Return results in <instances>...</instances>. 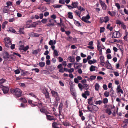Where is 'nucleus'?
<instances>
[{
    "label": "nucleus",
    "instance_id": "obj_7",
    "mask_svg": "<svg viewBox=\"0 0 128 128\" xmlns=\"http://www.w3.org/2000/svg\"><path fill=\"white\" fill-rule=\"evenodd\" d=\"M38 24V23L37 22H33L32 24H30L28 27V28H34Z\"/></svg>",
    "mask_w": 128,
    "mask_h": 128
},
{
    "label": "nucleus",
    "instance_id": "obj_9",
    "mask_svg": "<svg viewBox=\"0 0 128 128\" xmlns=\"http://www.w3.org/2000/svg\"><path fill=\"white\" fill-rule=\"evenodd\" d=\"M46 118L48 120H54V117L53 116L48 115L47 114H46Z\"/></svg>",
    "mask_w": 128,
    "mask_h": 128
},
{
    "label": "nucleus",
    "instance_id": "obj_18",
    "mask_svg": "<svg viewBox=\"0 0 128 128\" xmlns=\"http://www.w3.org/2000/svg\"><path fill=\"white\" fill-rule=\"evenodd\" d=\"M41 90L42 92L44 94L48 92L47 89L45 87L42 88Z\"/></svg>",
    "mask_w": 128,
    "mask_h": 128
},
{
    "label": "nucleus",
    "instance_id": "obj_16",
    "mask_svg": "<svg viewBox=\"0 0 128 128\" xmlns=\"http://www.w3.org/2000/svg\"><path fill=\"white\" fill-rule=\"evenodd\" d=\"M100 62L101 65H102L104 62V59L103 56H101L100 58Z\"/></svg>",
    "mask_w": 128,
    "mask_h": 128
},
{
    "label": "nucleus",
    "instance_id": "obj_26",
    "mask_svg": "<svg viewBox=\"0 0 128 128\" xmlns=\"http://www.w3.org/2000/svg\"><path fill=\"white\" fill-rule=\"evenodd\" d=\"M40 66L41 67H43L44 66L45 64L44 62H41L39 63Z\"/></svg>",
    "mask_w": 128,
    "mask_h": 128
},
{
    "label": "nucleus",
    "instance_id": "obj_63",
    "mask_svg": "<svg viewBox=\"0 0 128 128\" xmlns=\"http://www.w3.org/2000/svg\"><path fill=\"white\" fill-rule=\"evenodd\" d=\"M29 48L28 46H26L25 47H24L23 51L25 52Z\"/></svg>",
    "mask_w": 128,
    "mask_h": 128
},
{
    "label": "nucleus",
    "instance_id": "obj_34",
    "mask_svg": "<svg viewBox=\"0 0 128 128\" xmlns=\"http://www.w3.org/2000/svg\"><path fill=\"white\" fill-rule=\"evenodd\" d=\"M39 35V34H38L34 32H32L31 34L32 36L33 37H38Z\"/></svg>",
    "mask_w": 128,
    "mask_h": 128
},
{
    "label": "nucleus",
    "instance_id": "obj_44",
    "mask_svg": "<svg viewBox=\"0 0 128 128\" xmlns=\"http://www.w3.org/2000/svg\"><path fill=\"white\" fill-rule=\"evenodd\" d=\"M102 101L101 100H99L98 101H96L95 102V104H99L100 105L102 104Z\"/></svg>",
    "mask_w": 128,
    "mask_h": 128
},
{
    "label": "nucleus",
    "instance_id": "obj_8",
    "mask_svg": "<svg viewBox=\"0 0 128 128\" xmlns=\"http://www.w3.org/2000/svg\"><path fill=\"white\" fill-rule=\"evenodd\" d=\"M4 40L6 42L9 44H12L10 40V39L8 37H6L4 39Z\"/></svg>",
    "mask_w": 128,
    "mask_h": 128
},
{
    "label": "nucleus",
    "instance_id": "obj_24",
    "mask_svg": "<svg viewBox=\"0 0 128 128\" xmlns=\"http://www.w3.org/2000/svg\"><path fill=\"white\" fill-rule=\"evenodd\" d=\"M9 31L10 32H13L15 34H17V32L13 28H10V29L9 30Z\"/></svg>",
    "mask_w": 128,
    "mask_h": 128
},
{
    "label": "nucleus",
    "instance_id": "obj_54",
    "mask_svg": "<svg viewBox=\"0 0 128 128\" xmlns=\"http://www.w3.org/2000/svg\"><path fill=\"white\" fill-rule=\"evenodd\" d=\"M19 32L20 34H24V32L23 30V29L22 28H20Z\"/></svg>",
    "mask_w": 128,
    "mask_h": 128
},
{
    "label": "nucleus",
    "instance_id": "obj_28",
    "mask_svg": "<svg viewBox=\"0 0 128 128\" xmlns=\"http://www.w3.org/2000/svg\"><path fill=\"white\" fill-rule=\"evenodd\" d=\"M68 17L69 18L72 19L73 18V16L72 14V13L71 12H68Z\"/></svg>",
    "mask_w": 128,
    "mask_h": 128
},
{
    "label": "nucleus",
    "instance_id": "obj_11",
    "mask_svg": "<svg viewBox=\"0 0 128 128\" xmlns=\"http://www.w3.org/2000/svg\"><path fill=\"white\" fill-rule=\"evenodd\" d=\"M68 60L71 62H74L75 61V59L72 56H70L68 58Z\"/></svg>",
    "mask_w": 128,
    "mask_h": 128
},
{
    "label": "nucleus",
    "instance_id": "obj_56",
    "mask_svg": "<svg viewBox=\"0 0 128 128\" xmlns=\"http://www.w3.org/2000/svg\"><path fill=\"white\" fill-rule=\"evenodd\" d=\"M46 26H54V23H50L47 24Z\"/></svg>",
    "mask_w": 128,
    "mask_h": 128
},
{
    "label": "nucleus",
    "instance_id": "obj_57",
    "mask_svg": "<svg viewBox=\"0 0 128 128\" xmlns=\"http://www.w3.org/2000/svg\"><path fill=\"white\" fill-rule=\"evenodd\" d=\"M20 100L22 101L23 102L26 103L27 102V101L24 98H22L20 99Z\"/></svg>",
    "mask_w": 128,
    "mask_h": 128
},
{
    "label": "nucleus",
    "instance_id": "obj_40",
    "mask_svg": "<svg viewBox=\"0 0 128 128\" xmlns=\"http://www.w3.org/2000/svg\"><path fill=\"white\" fill-rule=\"evenodd\" d=\"M24 46L23 45H22L20 46L19 48V50L20 51L23 52L24 50Z\"/></svg>",
    "mask_w": 128,
    "mask_h": 128
},
{
    "label": "nucleus",
    "instance_id": "obj_45",
    "mask_svg": "<svg viewBox=\"0 0 128 128\" xmlns=\"http://www.w3.org/2000/svg\"><path fill=\"white\" fill-rule=\"evenodd\" d=\"M104 95L105 97H108L110 95L109 92L107 91H106L104 92Z\"/></svg>",
    "mask_w": 128,
    "mask_h": 128
},
{
    "label": "nucleus",
    "instance_id": "obj_64",
    "mask_svg": "<svg viewBox=\"0 0 128 128\" xmlns=\"http://www.w3.org/2000/svg\"><path fill=\"white\" fill-rule=\"evenodd\" d=\"M55 98H56L55 100L56 101L58 102L60 100L59 97V95H58V96H56Z\"/></svg>",
    "mask_w": 128,
    "mask_h": 128
},
{
    "label": "nucleus",
    "instance_id": "obj_22",
    "mask_svg": "<svg viewBox=\"0 0 128 128\" xmlns=\"http://www.w3.org/2000/svg\"><path fill=\"white\" fill-rule=\"evenodd\" d=\"M30 74V73L26 71H23L22 72V75L24 76L26 75H28Z\"/></svg>",
    "mask_w": 128,
    "mask_h": 128
},
{
    "label": "nucleus",
    "instance_id": "obj_46",
    "mask_svg": "<svg viewBox=\"0 0 128 128\" xmlns=\"http://www.w3.org/2000/svg\"><path fill=\"white\" fill-rule=\"evenodd\" d=\"M53 54L54 56H58V52L56 50H54Z\"/></svg>",
    "mask_w": 128,
    "mask_h": 128
},
{
    "label": "nucleus",
    "instance_id": "obj_15",
    "mask_svg": "<svg viewBox=\"0 0 128 128\" xmlns=\"http://www.w3.org/2000/svg\"><path fill=\"white\" fill-rule=\"evenodd\" d=\"M51 93L52 94V96L54 97L58 96V95L57 92L54 90H52L51 92Z\"/></svg>",
    "mask_w": 128,
    "mask_h": 128
},
{
    "label": "nucleus",
    "instance_id": "obj_25",
    "mask_svg": "<svg viewBox=\"0 0 128 128\" xmlns=\"http://www.w3.org/2000/svg\"><path fill=\"white\" fill-rule=\"evenodd\" d=\"M10 56H9L8 54L6 53V56L4 57V60H8Z\"/></svg>",
    "mask_w": 128,
    "mask_h": 128
},
{
    "label": "nucleus",
    "instance_id": "obj_21",
    "mask_svg": "<svg viewBox=\"0 0 128 128\" xmlns=\"http://www.w3.org/2000/svg\"><path fill=\"white\" fill-rule=\"evenodd\" d=\"M83 87L86 90H87L89 88V86L86 84H84L83 86Z\"/></svg>",
    "mask_w": 128,
    "mask_h": 128
},
{
    "label": "nucleus",
    "instance_id": "obj_53",
    "mask_svg": "<svg viewBox=\"0 0 128 128\" xmlns=\"http://www.w3.org/2000/svg\"><path fill=\"white\" fill-rule=\"evenodd\" d=\"M92 98H93L90 97V98H89L88 99V104H89L90 105H92V104H90L92 100Z\"/></svg>",
    "mask_w": 128,
    "mask_h": 128
},
{
    "label": "nucleus",
    "instance_id": "obj_6",
    "mask_svg": "<svg viewBox=\"0 0 128 128\" xmlns=\"http://www.w3.org/2000/svg\"><path fill=\"white\" fill-rule=\"evenodd\" d=\"M106 67L108 69L110 70L112 69V67L108 60H107L106 62Z\"/></svg>",
    "mask_w": 128,
    "mask_h": 128
},
{
    "label": "nucleus",
    "instance_id": "obj_20",
    "mask_svg": "<svg viewBox=\"0 0 128 128\" xmlns=\"http://www.w3.org/2000/svg\"><path fill=\"white\" fill-rule=\"evenodd\" d=\"M100 86L98 83H96L95 85V90L96 91H98L100 88Z\"/></svg>",
    "mask_w": 128,
    "mask_h": 128
},
{
    "label": "nucleus",
    "instance_id": "obj_49",
    "mask_svg": "<svg viewBox=\"0 0 128 128\" xmlns=\"http://www.w3.org/2000/svg\"><path fill=\"white\" fill-rule=\"evenodd\" d=\"M80 64L79 63H74V65L75 67L77 69L80 66Z\"/></svg>",
    "mask_w": 128,
    "mask_h": 128
},
{
    "label": "nucleus",
    "instance_id": "obj_33",
    "mask_svg": "<svg viewBox=\"0 0 128 128\" xmlns=\"http://www.w3.org/2000/svg\"><path fill=\"white\" fill-rule=\"evenodd\" d=\"M82 21H84L87 23L89 24L90 23V22L88 20H85L84 18H82Z\"/></svg>",
    "mask_w": 128,
    "mask_h": 128
},
{
    "label": "nucleus",
    "instance_id": "obj_59",
    "mask_svg": "<svg viewBox=\"0 0 128 128\" xmlns=\"http://www.w3.org/2000/svg\"><path fill=\"white\" fill-rule=\"evenodd\" d=\"M70 90H71V89H70ZM71 94L72 95L74 96H75L76 95V92L74 90H72V91H71Z\"/></svg>",
    "mask_w": 128,
    "mask_h": 128
},
{
    "label": "nucleus",
    "instance_id": "obj_30",
    "mask_svg": "<svg viewBox=\"0 0 128 128\" xmlns=\"http://www.w3.org/2000/svg\"><path fill=\"white\" fill-rule=\"evenodd\" d=\"M77 8L78 10H80V12L84 11L85 10V9L84 8H82L81 6H78Z\"/></svg>",
    "mask_w": 128,
    "mask_h": 128
},
{
    "label": "nucleus",
    "instance_id": "obj_3",
    "mask_svg": "<svg viewBox=\"0 0 128 128\" xmlns=\"http://www.w3.org/2000/svg\"><path fill=\"white\" fill-rule=\"evenodd\" d=\"M9 88L8 86H3V88H2V90L3 91L4 93L6 94L8 91Z\"/></svg>",
    "mask_w": 128,
    "mask_h": 128
},
{
    "label": "nucleus",
    "instance_id": "obj_13",
    "mask_svg": "<svg viewBox=\"0 0 128 128\" xmlns=\"http://www.w3.org/2000/svg\"><path fill=\"white\" fill-rule=\"evenodd\" d=\"M62 124L66 126H70V123L67 121L63 122L62 123Z\"/></svg>",
    "mask_w": 128,
    "mask_h": 128
},
{
    "label": "nucleus",
    "instance_id": "obj_62",
    "mask_svg": "<svg viewBox=\"0 0 128 128\" xmlns=\"http://www.w3.org/2000/svg\"><path fill=\"white\" fill-rule=\"evenodd\" d=\"M87 108L88 110L89 111L91 112H92V108H91L90 107L88 106H87Z\"/></svg>",
    "mask_w": 128,
    "mask_h": 128
},
{
    "label": "nucleus",
    "instance_id": "obj_17",
    "mask_svg": "<svg viewBox=\"0 0 128 128\" xmlns=\"http://www.w3.org/2000/svg\"><path fill=\"white\" fill-rule=\"evenodd\" d=\"M98 109V108L96 106L94 105L92 107V112L93 111L95 112L97 111Z\"/></svg>",
    "mask_w": 128,
    "mask_h": 128
},
{
    "label": "nucleus",
    "instance_id": "obj_55",
    "mask_svg": "<svg viewBox=\"0 0 128 128\" xmlns=\"http://www.w3.org/2000/svg\"><path fill=\"white\" fill-rule=\"evenodd\" d=\"M82 18H85V20H88L89 19L90 17L89 14H88L86 15V16H83Z\"/></svg>",
    "mask_w": 128,
    "mask_h": 128
},
{
    "label": "nucleus",
    "instance_id": "obj_47",
    "mask_svg": "<svg viewBox=\"0 0 128 128\" xmlns=\"http://www.w3.org/2000/svg\"><path fill=\"white\" fill-rule=\"evenodd\" d=\"M74 23L77 26H80V24L78 21L75 20Z\"/></svg>",
    "mask_w": 128,
    "mask_h": 128
},
{
    "label": "nucleus",
    "instance_id": "obj_58",
    "mask_svg": "<svg viewBox=\"0 0 128 128\" xmlns=\"http://www.w3.org/2000/svg\"><path fill=\"white\" fill-rule=\"evenodd\" d=\"M100 20L101 23L104 22V17H102L100 18Z\"/></svg>",
    "mask_w": 128,
    "mask_h": 128
},
{
    "label": "nucleus",
    "instance_id": "obj_35",
    "mask_svg": "<svg viewBox=\"0 0 128 128\" xmlns=\"http://www.w3.org/2000/svg\"><path fill=\"white\" fill-rule=\"evenodd\" d=\"M81 12H79L78 10H76V11H74L76 14L80 18V14Z\"/></svg>",
    "mask_w": 128,
    "mask_h": 128
},
{
    "label": "nucleus",
    "instance_id": "obj_37",
    "mask_svg": "<svg viewBox=\"0 0 128 128\" xmlns=\"http://www.w3.org/2000/svg\"><path fill=\"white\" fill-rule=\"evenodd\" d=\"M95 66H91L90 68V70L91 72H92L95 70Z\"/></svg>",
    "mask_w": 128,
    "mask_h": 128
},
{
    "label": "nucleus",
    "instance_id": "obj_1",
    "mask_svg": "<svg viewBox=\"0 0 128 128\" xmlns=\"http://www.w3.org/2000/svg\"><path fill=\"white\" fill-rule=\"evenodd\" d=\"M11 92L14 95L18 97L20 96L22 93L21 90L18 88H16L12 90Z\"/></svg>",
    "mask_w": 128,
    "mask_h": 128
},
{
    "label": "nucleus",
    "instance_id": "obj_10",
    "mask_svg": "<svg viewBox=\"0 0 128 128\" xmlns=\"http://www.w3.org/2000/svg\"><path fill=\"white\" fill-rule=\"evenodd\" d=\"M78 2H72V6L74 8H76L78 7Z\"/></svg>",
    "mask_w": 128,
    "mask_h": 128
},
{
    "label": "nucleus",
    "instance_id": "obj_19",
    "mask_svg": "<svg viewBox=\"0 0 128 128\" xmlns=\"http://www.w3.org/2000/svg\"><path fill=\"white\" fill-rule=\"evenodd\" d=\"M106 112L109 115H110L112 113L111 110L110 108H107L105 110Z\"/></svg>",
    "mask_w": 128,
    "mask_h": 128
},
{
    "label": "nucleus",
    "instance_id": "obj_32",
    "mask_svg": "<svg viewBox=\"0 0 128 128\" xmlns=\"http://www.w3.org/2000/svg\"><path fill=\"white\" fill-rule=\"evenodd\" d=\"M44 94L45 95L46 98V99H48L50 98L49 95V94L48 92Z\"/></svg>",
    "mask_w": 128,
    "mask_h": 128
},
{
    "label": "nucleus",
    "instance_id": "obj_41",
    "mask_svg": "<svg viewBox=\"0 0 128 128\" xmlns=\"http://www.w3.org/2000/svg\"><path fill=\"white\" fill-rule=\"evenodd\" d=\"M40 110L41 112L44 113L45 114H47L46 111L43 108H42L41 109H40Z\"/></svg>",
    "mask_w": 128,
    "mask_h": 128
},
{
    "label": "nucleus",
    "instance_id": "obj_39",
    "mask_svg": "<svg viewBox=\"0 0 128 128\" xmlns=\"http://www.w3.org/2000/svg\"><path fill=\"white\" fill-rule=\"evenodd\" d=\"M8 8L7 6H5L4 9H3V11L5 13H6L8 11Z\"/></svg>",
    "mask_w": 128,
    "mask_h": 128
},
{
    "label": "nucleus",
    "instance_id": "obj_50",
    "mask_svg": "<svg viewBox=\"0 0 128 128\" xmlns=\"http://www.w3.org/2000/svg\"><path fill=\"white\" fill-rule=\"evenodd\" d=\"M74 71V69L73 68H71L68 69V72L69 73H71L73 72Z\"/></svg>",
    "mask_w": 128,
    "mask_h": 128
},
{
    "label": "nucleus",
    "instance_id": "obj_27",
    "mask_svg": "<svg viewBox=\"0 0 128 128\" xmlns=\"http://www.w3.org/2000/svg\"><path fill=\"white\" fill-rule=\"evenodd\" d=\"M102 102L104 104H107L108 102V98H104Z\"/></svg>",
    "mask_w": 128,
    "mask_h": 128
},
{
    "label": "nucleus",
    "instance_id": "obj_31",
    "mask_svg": "<svg viewBox=\"0 0 128 128\" xmlns=\"http://www.w3.org/2000/svg\"><path fill=\"white\" fill-rule=\"evenodd\" d=\"M110 24H108L106 28L107 29L109 30L110 31H111L113 29V27L112 26H110Z\"/></svg>",
    "mask_w": 128,
    "mask_h": 128
},
{
    "label": "nucleus",
    "instance_id": "obj_23",
    "mask_svg": "<svg viewBox=\"0 0 128 128\" xmlns=\"http://www.w3.org/2000/svg\"><path fill=\"white\" fill-rule=\"evenodd\" d=\"M62 6V5L58 4H55L52 5V6L53 7L56 8H60Z\"/></svg>",
    "mask_w": 128,
    "mask_h": 128
},
{
    "label": "nucleus",
    "instance_id": "obj_60",
    "mask_svg": "<svg viewBox=\"0 0 128 128\" xmlns=\"http://www.w3.org/2000/svg\"><path fill=\"white\" fill-rule=\"evenodd\" d=\"M90 77L91 80H94L96 79V76H91Z\"/></svg>",
    "mask_w": 128,
    "mask_h": 128
},
{
    "label": "nucleus",
    "instance_id": "obj_52",
    "mask_svg": "<svg viewBox=\"0 0 128 128\" xmlns=\"http://www.w3.org/2000/svg\"><path fill=\"white\" fill-rule=\"evenodd\" d=\"M115 6L117 7L118 10H119L120 7L119 4L118 3H116L115 4Z\"/></svg>",
    "mask_w": 128,
    "mask_h": 128
},
{
    "label": "nucleus",
    "instance_id": "obj_14",
    "mask_svg": "<svg viewBox=\"0 0 128 128\" xmlns=\"http://www.w3.org/2000/svg\"><path fill=\"white\" fill-rule=\"evenodd\" d=\"M56 41L54 40H50L48 42V44L49 45L52 46V45H54L56 44Z\"/></svg>",
    "mask_w": 128,
    "mask_h": 128
},
{
    "label": "nucleus",
    "instance_id": "obj_36",
    "mask_svg": "<svg viewBox=\"0 0 128 128\" xmlns=\"http://www.w3.org/2000/svg\"><path fill=\"white\" fill-rule=\"evenodd\" d=\"M40 49H38L36 50H34L32 52V54H36L40 51Z\"/></svg>",
    "mask_w": 128,
    "mask_h": 128
},
{
    "label": "nucleus",
    "instance_id": "obj_2",
    "mask_svg": "<svg viewBox=\"0 0 128 128\" xmlns=\"http://www.w3.org/2000/svg\"><path fill=\"white\" fill-rule=\"evenodd\" d=\"M120 37V34L118 32H115L113 33L112 38H119Z\"/></svg>",
    "mask_w": 128,
    "mask_h": 128
},
{
    "label": "nucleus",
    "instance_id": "obj_12",
    "mask_svg": "<svg viewBox=\"0 0 128 128\" xmlns=\"http://www.w3.org/2000/svg\"><path fill=\"white\" fill-rule=\"evenodd\" d=\"M125 35L123 37V39L126 42H128V32L126 31L125 32Z\"/></svg>",
    "mask_w": 128,
    "mask_h": 128
},
{
    "label": "nucleus",
    "instance_id": "obj_51",
    "mask_svg": "<svg viewBox=\"0 0 128 128\" xmlns=\"http://www.w3.org/2000/svg\"><path fill=\"white\" fill-rule=\"evenodd\" d=\"M78 87L80 89L81 91L82 90L83 88H82V87H83V86H82V84L80 83H79L78 85Z\"/></svg>",
    "mask_w": 128,
    "mask_h": 128
},
{
    "label": "nucleus",
    "instance_id": "obj_48",
    "mask_svg": "<svg viewBox=\"0 0 128 128\" xmlns=\"http://www.w3.org/2000/svg\"><path fill=\"white\" fill-rule=\"evenodd\" d=\"M32 100H28V102L30 104H32V107H34V106H36V104H32Z\"/></svg>",
    "mask_w": 128,
    "mask_h": 128
},
{
    "label": "nucleus",
    "instance_id": "obj_61",
    "mask_svg": "<svg viewBox=\"0 0 128 128\" xmlns=\"http://www.w3.org/2000/svg\"><path fill=\"white\" fill-rule=\"evenodd\" d=\"M32 22V20H28L26 22V25H28L29 24Z\"/></svg>",
    "mask_w": 128,
    "mask_h": 128
},
{
    "label": "nucleus",
    "instance_id": "obj_5",
    "mask_svg": "<svg viewBox=\"0 0 128 128\" xmlns=\"http://www.w3.org/2000/svg\"><path fill=\"white\" fill-rule=\"evenodd\" d=\"M100 2L103 9L104 10H106V8L107 6L104 2L101 0H100Z\"/></svg>",
    "mask_w": 128,
    "mask_h": 128
},
{
    "label": "nucleus",
    "instance_id": "obj_43",
    "mask_svg": "<svg viewBox=\"0 0 128 128\" xmlns=\"http://www.w3.org/2000/svg\"><path fill=\"white\" fill-rule=\"evenodd\" d=\"M104 22L105 23L108 22L110 20L109 17L108 16H106L104 17Z\"/></svg>",
    "mask_w": 128,
    "mask_h": 128
},
{
    "label": "nucleus",
    "instance_id": "obj_42",
    "mask_svg": "<svg viewBox=\"0 0 128 128\" xmlns=\"http://www.w3.org/2000/svg\"><path fill=\"white\" fill-rule=\"evenodd\" d=\"M41 22L42 23L45 24L48 22V20L46 18H44L42 20Z\"/></svg>",
    "mask_w": 128,
    "mask_h": 128
},
{
    "label": "nucleus",
    "instance_id": "obj_4",
    "mask_svg": "<svg viewBox=\"0 0 128 128\" xmlns=\"http://www.w3.org/2000/svg\"><path fill=\"white\" fill-rule=\"evenodd\" d=\"M108 14L112 16H115L117 12L116 10H115L114 11H112V12L110 11L108 12Z\"/></svg>",
    "mask_w": 128,
    "mask_h": 128
},
{
    "label": "nucleus",
    "instance_id": "obj_29",
    "mask_svg": "<svg viewBox=\"0 0 128 128\" xmlns=\"http://www.w3.org/2000/svg\"><path fill=\"white\" fill-rule=\"evenodd\" d=\"M63 104L61 103L60 104L58 107V110L59 112L62 111V108Z\"/></svg>",
    "mask_w": 128,
    "mask_h": 128
},
{
    "label": "nucleus",
    "instance_id": "obj_38",
    "mask_svg": "<svg viewBox=\"0 0 128 128\" xmlns=\"http://www.w3.org/2000/svg\"><path fill=\"white\" fill-rule=\"evenodd\" d=\"M57 124L56 122H53L52 124V126L54 128H58L57 127Z\"/></svg>",
    "mask_w": 128,
    "mask_h": 128
}]
</instances>
